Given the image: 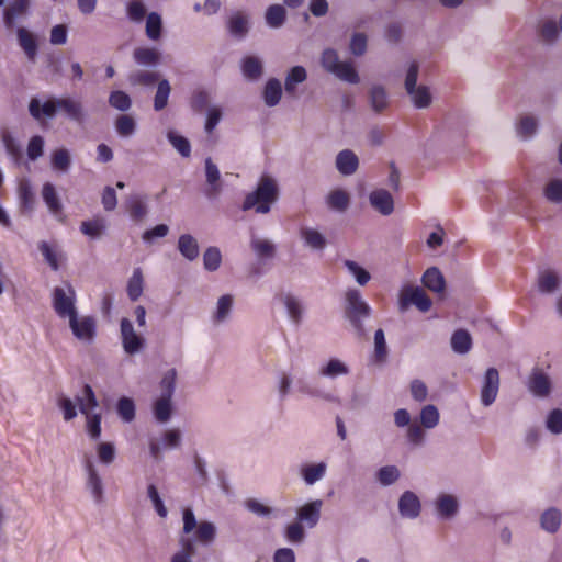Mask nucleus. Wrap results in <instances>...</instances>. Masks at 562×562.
<instances>
[{"instance_id":"nucleus-1","label":"nucleus","mask_w":562,"mask_h":562,"mask_svg":"<svg viewBox=\"0 0 562 562\" xmlns=\"http://www.w3.org/2000/svg\"><path fill=\"white\" fill-rule=\"evenodd\" d=\"M371 313L370 305L363 300L359 290L348 289L346 291L344 315L358 338L367 336L364 321L370 318Z\"/></svg>"},{"instance_id":"nucleus-2","label":"nucleus","mask_w":562,"mask_h":562,"mask_svg":"<svg viewBox=\"0 0 562 562\" xmlns=\"http://www.w3.org/2000/svg\"><path fill=\"white\" fill-rule=\"evenodd\" d=\"M278 186L276 181L268 177H261L255 191L248 193L241 205L243 211L255 209L257 213L267 214L271 205L278 200Z\"/></svg>"},{"instance_id":"nucleus-3","label":"nucleus","mask_w":562,"mask_h":562,"mask_svg":"<svg viewBox=\"0 0 562 562\" xmlns=\"http://www.w3.org/2000/svg\"><path fill=\"white\" fill-rule=\"evenodd\" d=\"M79 412L87 418V432L91 439L98 440L101 436V414H92L91 411L99 406L95 393L90 384H85L82 395L76 396Z\"/></svg>"},{"instance_id":"nucleus-4","label":"nucleus","mask_w":562,"mask_h":562,"mask_svg":"<svg viewBox=\"0 0 562 562\" xmlns=\"http://www.w3.org/2000/svg\"><path fill=\"white\" fill-rule=\"evenodd\" d=\"M77 295L74 286L69 282H64V286H56L52 293V306L60 318L77 316L76 307Z\"/></svg>"},{"instance_id":"nucleus-5","label":"nucleus","mask_w":562,"mask_h":562,"mask_svg":"<svg viewBox=\"0 0 562 562\" xmlns=\"http://www.w3.org/2000/svg\"><path fill=\"white\" fill-rule=\"evenodd\" d=\"M434 514L440 520L449 522L453 520L460 512L459 498L449 493H439L432 502Z\"/></svg>"},{"instance_id":"nucleus-6","label":"nucleus","mask_w":562,"mask_h":562,"mask_svg":"<svg viewBox=\"0 0 562 562\" xmlns=\"http://www.w3.org/2000/svg\"><path fill=\"white\" fill-rule=\"evenodd\" d=\"M431 300L419 286H407L403 290L398 306L404 312L409 305H415L420 312H428L431 307Z\"/></svg>"},{"instance_id":"nucleus-7","label":"nucleus","mask_w":562,"mask_h":562,"mask_svg":"<svg viewBox=\"0 0 562 562\" xmlns=\"http://www.w3.org/2000/svg\"><path fill=\"white\" fill-rule=\"evenodd\" d=\"M121 339L124 351L127 355L138 353L145 346V339L136 334L128 318H122L120 323Z\"/></svg>"},{"instance_id":"nucleus-8","label":"nucleus","mask_w":562,"mask_h":562,"mask_svg":"<svg viewBox=\"0 0 562 562\" xmlns=\"http://www.w3.org/2000/svg\"><path fill=\"white\" fill-rule=\"evenodd\" d=\"M499 391V372L496 368H488L483 376L480 400L483 406H491Z\"/></svg>"},{"instance_id":"nucleus-9","label":"nucleus","mask_w":562,"mask_h":562,"mask_svg":"<svg viewBox=\"0 0 562 562\" xmlns=\"http://www.w3.org/2000/svg\"><path fill=\"white\" fill-rule=\"evenodd\" d=\"M527 389L533 396L544 398L551 393L552 382L542 369L536 367L528 376Z\"/></svg>"},{"instance_id":"nucleus-10","label":"nucleus","mask_w":562,"mask_h":562,"mask_svg":"<svg viewBox=\"0 0 562 562\" xmlns=\"http://www.w3.org/2000/svg\"><path fill=\"white\" fill-rule=\"evenodd\" d=\"M182 434L179 429H168L166 430L160 441L150 440L149 442V452L150 456L159 461L161 459V451L164 449H177L181 445Z\"/></svg>"},{"instance_id":"nucleus-11","label":"nucleus","mask_w":562,"mask_h":562,"mask_svg":"<svg viewBox=\"0 0 562 562\" xmlns=\"http://www.w3.org/2000/svg\"><path fill=\"white\" fill-rule=\"evenodd\" d=\"M69 327L77 339L88 342L92 341L97 334V322L93 316H74L69 319Z\"/></svg>"},{"instance_id":"nucleus-12","label":"nucleus","mask_w":562,"mask_h":562,"mask_svg":"<svg viewBox=\"0 0 562 562\" xmlns=\"http://www.w3.org/2000/svg\"><path fill=\"white\" fill-rule=\"evenodd\" d=\"M323 504L322 499H314L299 507L296 509V519L299 522L290 524L286 527H302L301 524H306L310 527L316 526L321 518Z\"/></svg>"},{"instance_id":"nucleus-13","label":"nucleus","mask_w":562,"mask_h":562,"mask_svg":"<svg viewBox=\"0 0 562 562\" xmlns=\"http://www.w3.org/2000/svg\"><path fill=\"white\" fill-rule=\"evenodd\" d=\"M42 199L46 204L48 212L58 221L64 223L66 215L64 214L63 203L56 192V188L50 182H45L42 187Z\"/></svg>"},{"instance_id":"nucleus-14","label":"nucleus","mask_w":562,"mask_h":562,"mask_svg":"<svg viewBox=\"0 0 562 562\" xmlns=\"http://www.w3.org/2000/svg\"><path fill=\"white\" fill-rule=\"evenodd\" d=\"M58 98H49L45 102H42L38 98H32L29 103L30 115L36 120L53 119L59 111L57 106Z\"/></svg>"},{"instance_id":"nucleus-15","label":"nucleus","mask_w":562,"mask_h":562,"mask_svg":"<svg viewBox=\"0 0 562 562\" xmlns=\"http://www.w3.org/2000/svg\"><path fill=\"white\" fill-rule=\"evenodd\" d=\"M57 106L67 119L77 124H82L87 119L86 110L79 100H75L72 98H58Z\"/></svg>"},{"instance_id":"nucleus-16","label":"nucleus","mask_w":562,"mask_h":562,"mask_svg":"<svg viewBox=\"0 0 562 562\" xmlns=\"http://www.w3.org/2000/svg\"><path fill=\"white\" fill-rule=\"evenodd\" d=\"M422 503L412 491H405L398 498V513L404 518L414 519L420 515Z\"/></svg>"},{"instance_id":"nucleus-17","label":"nucleus","mask_w":562,"mask_h":562,"mask_svg":"<svg viewBox=\"0 0 562 562\" xmlns=\"http://www.w3.org/2000/svg\"><path fill=\"white\" fill-rule=\"evenodd\" d=\"M335 166L341 176L349 177L358 170L359 158L351 149H342L336 156Z\"/></svg>"},{"instance_id":"nucleus-18","label":"nucleus","mask_w":562,"mask_h":562,"mask_svg":"<svg viewBox=\"0 0 562 562\" xmlns=\"http://www.w3.org/2000/svg\"><path fill=\"white\" fill-rule=\"evenodd\" d=\"M244 506L251 514L267 519L282 518L286 514V510L268 506L256 498L246 499Z\"/></svg>"},{"instance_id":"nucleus-19","label":"nucleus","mask_w":562,"mask_h":562,"mask_svg":"<svg viewBox=\"0 0 562 562\" xmlns=\"http://www.w3.org/2000/svg\"><path fill=\"white\" fill-rule=\"evenodd\" d=\"M32 0H12L3 10V22L5 27L11 29L16 19L27 15Z\"/></svg>"},{"instance_id":"nucleus-20","label":"nucleus","mask_w":562,"mask_h":562,"mask_svg":"<svg viewBox=\"0 0 562 562\" xmlns=\"http://www.w3.org/2000/svg\"><path fill=\"white\" fill-rule=\"evenodd\" d=\"M86 471L88 475L86 486L91 493L93 501L97 504H101L104 496L102 479L91 461H87Z\"/></svg>"},{"instance_id":"nucleus-21","label":"nucleus","mask_w":562,"mask_h":562,"mask_svg":"<svg viewBox=\"0 0 562 562\" xmlns=\"http://www.w3.org/2000/svg\"><path fill=\"white\" fill-rule=\"evenodd\" d=\"M369 201L371 206L384 216L392 214L394 211V200L385 189L372 191L369 195Z\"/></svg>"},{"instance_id":"nucleus-22","label":"nucleus","mask_w":562,"mask_h":562,"mask_svg":"<svg viewBox=\"0 0 562 562\" xmlns=\"http://www.w3.org/2000/svg\"><path fill=\"white\" fill-rule=\"evenodd\" d=\"M16 37L27 59L34 61L38 50L36 36L25 27H18Z\"/></svg>"},{"instance_id":"nucleus-23","label":"nucleus","mask_w":562,"mask_h":562,"mask_svg":"<svg viewBox=\"0 0 562 562\" xmlns=\"http://www.w3.org/2000/svg\"><path fill=\"white\" fill-rule=\"evenodd\" d=\"M327 472V463L321 461L317 463H307L301 467L300 475L304 483L308 486L314 485L318 481L323 480Z\"/></svg>"},{"instance_id":"nucleus-24","label":"nucleus","mask_w":562,"mask_h":562,"mask_svg":"<svg viewBox=\"0 0 562 562\" xmlns=\"http://www.w3.org/2000/svg\"><path fill=\"white\" fill-rule=\"evenodd\" d=\"M422 282L425 288L434 293L443 294L445 292L446 280L437 267L428 268L423 274Z\"/></svg>"},{"instance_id":"nucleus-25","label":"nucleus","mask_w":562,"mask_h":562,"mask_svg":"<svg viewBox=\"0 0 562 562\" xmlns=\"http://www.w3.org/2000/svg\"><path fill=\"white\" fill-rule=\"evenodd\" d=\"M240 70L248 81H258L263 74V65L259 57L246 56L241 59Z\"/></svg>"},{"instance_id":"nucleus-26","label":"nucleus","mask_w":562,"mask_h":562,"mask_svg":"<svg viewBox=\"0 0 562 562\" xmlns=\"http://www.w3.org/2000/svg\"><path fill=\"white\" fill-rule=\"evenodd\" d=\"M205 177L206 182L210 184V189L205 191V195L209 199H213L221 192L222 186L220 183V170L210 157L205 159Z\"/></svg>"},{"instance_id":"nucleus-27","label":"nucleus","mask_w":562,"mask_h":562,"mask_svg":"<svg viewBox=\"0 0 562 562\" xmlns=\"http://www.w3.org/2000/svg\"><path fill=\"white\" fill-rule=\"evenodd\" d=\"M133 58L140 66H157L160 64L161 54L154 47H138L134 49Z\"/></svg>"},{"instance_id":"nucleus-28","label":"nucleus","mask_w":562,"mask_h":562,"mask_svg":"<svg viewBox=\"0 0 562 562\" xmlns=\"http://www.w3.org/2000/svg\"><path fill=\"white\" fill-rule=\"evenodd\" d=\"M450 345L453 352L467 355L472 349V337L467 329H457L451 336Z\"/></svg>"},{"instance_id":"nucleus-29","label":"nucleus","mask_w":562,"mask_h":562,"mask_svg":"<svg viewBox=\"0 0 562 562\" xmlns=\"http://www.w3.org/2000/svg\"><path fill=\"white\" fill-rule=\"evenodd\" d=\"M178 250L189 261L195 260L200 254L198 240L190 234H182L179 237Z\"/></svg>"},{"instance_id":"nucleus-30","label":"nucleus","mask_w":562,"mask_h":562,"mask_svg":"<svg viewBox=\"0 0 562 562\" xmlns=\"http://www.w3.org/2000/svg\"><path fill=\"white\" fill-rule=\"evenodd\" d=\"M537 283L539 292L550 294L559 289L560 278L555 271L547 269L539 272Z\"/></svg>"},{"instance_id":"nucleus-31","label":"nucleus","mask_w":562,"mask_h":562,"mask_svg":"<svg viewBox=\"0 0 562 562\" xmlns=\"http://www.w3.org/2000/svg\"><path fill=\"white\" fill-rule=\"evenodd\" d=\"M227 27L233 37L241 40L249 32L248 18L240 12H237L228 19Z\"/></svg>"},{"instance_id":"nucleus-32","label":"nucleus","mask_w":562,"mask_h":562,"mask_svg":"<svg viewBox=\"0 0 562 562\" xmlns=\"http://www.w3.org/2000/svg\"><path fill=\"white\" fill-rule=\"evenodd\" d=\"M349 367L338 358H330L325 366L319 369V375L336 379L338 376L348 375Z\"/></svg>"},{"instance_id":"nucleus-33","label":"nucleus","mask_w":562,"mask_h":562,"mask_svg":"<svg viewBox=\"0 0 562 562\" xmlns=\"http://www.w3.org/2000/svg\"><path fill=\"white\" fill-rule=\"evenodd\" d=\"M263 101L267 106H276L282 97V86L279 79L270 78L263 88Z\"/></svg>"},{"instance_id":"nucleus-34","label":"nucleus","mask_w":562,"mask_h":562,"mask_svg":"<svg viewBox=\"0 0 562 562\" xmlns=\"http://www.w3.org/2000/svg\"><path fill=\"white\" fill-rule=\"evenodd\" d=\"M369 102L375 113H381L389 106V95L384 87L374 85L369 91Z\"/></svg>"},{"instance_id":"nucleus-35","label":"nucleus","mask_w":562,"mask_h":562,"mask_svg":"<svg viewBox=\"0 0 562 562\" xmlns=\"http://www.w3.org/2000/svg\"><path fill=\"white\" fill-rule=\"evenodd\" d=\"M306 78L307 74L303 66L292 67L285 77V92L289 94H294L296 91V85L304 82Z\"/></svg>"},{"instance_id":"nucleus-36","label":"nucleus","mask_w":562,"mask_h":562,"mask_svg":"<svg viewBox=\"0 0 562 562\" xmlns=\"http://www.w3.org/2000/svg\"><path fill=\"white\" fill-rule=\"evenodd\" d=\"M265 19L268 26L279 29L286 20V10L281 4H271L266 11Z\"/></svg>"},{"instance_id":"nucleus-37","label":"nucleus","mask_w":562,"mask_h":562,"mask_svg":"<svg viewBox=\"0 0 562 562\" xmlns=\"http://www.w3.org/2000/svg\"><path fill=\"white\" fill-rule=\"evenodd\" d=\"M106 229V222L102 217H95L90 221H83L80 225L82 234L89 236L92 239L100 238Z\"/></svg>"},{"instance_id":"nucleus-38","label":"nucleus","mask_w":562,"mask_h":562,"mask_svg":"<svg viewBox=\"0 0 562 562\" xmlns=\"http://www.w3.org/2000/svg\"><path fill=\"white\" fill-rule=\"evenodd\" d=\"M282 302L292 323L300 325L303 316V306L301 301L292 294H285L282 297Z\"/></svg>"},{"instance_id":"nucleus-39","label":"nucleus","mask_w":562,"mask_h":562,"mask_svg":"<svg viewBox=\"0 0 562 562\" xmlns=\"http://www.w3.org/2000/svg\"><path fill=\"white\" fill-rule=\"evenodd\" d=\"M168 142L183 158L191 156V144L189 139L175 130H169L166 134Z\"/></svg>"},{"instance_id":"nucleus-40","label":"nucleus","mask_w":562,"mask_h":562,"mask_svg":"<svg viewBox=\"0 0 562 562\" xmlns=\"http://www.w3.org/2000/svg\"><path fill=\"white\" fill-rule=\"evenodd\" d=\"M301 237L306 246L315 250H323L327 245L325 236L314 228H302Z\"/></svg>"},{"instance_id":"nucleus-41","label":"nucleus","mask_w":562,"mask_h":562,"mask_svg":"<svg viewBox=\"0 0 562 562\" xmlns=\"http://www.w3.org/2000/svg\"><path fill=\"white\" fill-rule=\"evenodd\" d=\"M233 296L229 294L222 295L218 299L216 304V311L212 316L214 324H221L228 318L233 308Z\"/></svg>"},{"instance_id":"nucleus-42","label":"nucleus","mask_w":562,"mask_h":562,"mask_svg":"<svg viewBox=\"0 0 562 562\" xmlns=\"http://www.w3.org/2000/svg\"><path fill=\"white\" fill-rule=\"evenodd\" d=\"M143 284H144V279H143L142 269L135 268L133 270L131 278L128 279L127 288H126L127 295L131 301L135 302L140 297V295L143 293Z\"/></svg>"},{"instance_id":"nucleus-43","label":"nucleus","mask_w":562,"mask_h":562,"mask_svg":"<svg viewBox=\"0 0 562 562\" xmlns=\"http://www.w3.org/2000/svg\"><path fill=\"white\" fill-rule=\"evenodd\" d=\"M153 413L158 423L166 424L172 415V400L158 397L154 402Z\"/></svg>"},{"instance_id":"nucleus-44","label":"nucleus","mask_w":562,"mask_h":562,"mask_svg":"<svg viewBox=\"0 0 562 562\" xmlns=\"http://www.w3.org/2000/svg\"><path fill=\"white\" fill-rule=\"evenodd\" d=\"M177 370L175 368L167 370L159 383L160 398L172 400L176 390Z\"/></svg>"},{"instance_id":"nucleus-45","label":"nucleus","mask_w":562,"mask_h":562,"mask_svg":"<svg viewBox=\"0 0 562 562\" xmlns=\"http://www.w3.org/2000/svg\"><path fill=\"white\" fill-rule=\"evenodd\" d=\"M171 92V86L167 79H161L158 81L156 94L154 98V110L159 112L162 111L169 100V95Z\"/></svg>"},{"instance_id":"nucleus-46","label":"nucleus","mask_w":562,"mask_h":562,"mask_svg":"<svg viewBox=\"0 0 562 562\" xmlns=\"http://www.w3.org/2000/svg\"><path fill=\"white\" fill-rule=\"evenodd\" d=\"M146 35L151 41H158L162 33V19L159 13L150 12L146 19Z\"/></svg>"},{"instance_id":"nucleus-47","label":"nucleus","mask_w":562,"mask_h":562,"mask_svg":"<svg viewBox=\"0 0 562 562\" xmlns=\"http://www.w3.org/2000/svg\"><path fill=\"white\" fill-rule=\"evenodd\" d=\"M349 203L350 199L348 193L341 189L331 191L327 196L328 206L338 212H345Z\"/></svg>"},{"instance_id":"nucleus-48","label":"nucleus","mask_w":562,"mask_h":562,"mask_svg":"<svg viewBox=\"0 0 562 562\" xmlns=\"http://www.w3.org/2000/svg\"><path fill=\"white\" fill-rule=\"evenodd\" d=\"M250 247L259 258L270 259L273 258L276 254V247L271 241L267 239H260L256 236L251 237Z\"/></svg>"},{"instance_id":"nucleus-49","label":"nucleus","mask_w":562,"mask_h":562,"mask_svg":"<svg viewBox=\"0 0 562 562\" xmlns=\"http://www.w3.org/2000/svg\"><path fill=\"white\" fill-rule=\"evenodd\" d=\"M159 74L147 70H136L128 76V82L132 86L150 87L158 81Z\"/></svg>"},{"instance_id":"nucleus-50","label":"nucleus","mask_w":562,"mask_h":562,"mask_svg":"<svg viewBox=\"0 0 562 562\" xmlns=\"http://www.w3.org/2000/svg\"><path fill=\"white\" fill-rule=\"evenodd\" d=\"M186 535L194 531L193 537H182L181 539H186L195 544V542H201L204 546H207L213 542L216 536V529H183Z\"/></svg>"},{"instance_id":"nucleus-51","label":"nucleus","mask_w":562,"mask_h":562,"mask_svg":"<svg viewBox=\"0 0 562 562\" xmlns=\"http://www.w3.org/2000/svg\"><path fill=\"white\" fill-rule=\"evenodd\" d=\"M115 130L121 137H131L136 132V121L128 114L119 115L115 120Z\"/></svg>"},{"instance_id":"nucleus-52","label":"nucleus","mask_w":562,"mask_h":562,"mask_svg":"<svg viewBox=\"0 0 562 562\" xmlns=\"http://www.w3.org/2000/svg\"><path fill=\"white\" fill-rule=\"evenodd\" d=\"M222 263V254L221 250L215 247L211 246L205 249L203 254V266L206 271L213 272L216 271Z\"/></svg>"},{"instance_id":"nucleus-53","label":"nucleus","mask_w":562,"mask_h":562,"mask_svg":"<svg viewBox=\"0 0 562 562\" xmlns=\"http://www.w3.org/2000/svg\"><path fill=\"white\" fill-rule=\"evenodd\" d=\"M71 166V158L69 150L59 148L52 155V167L60 172H68Z\"/></svg>"},{"instance_id":"nucleus-54","label":"nucleus","mask_w":562,"mask_h":562,"mask_svg":"<svg viewBox=\"0 0 562 562\" xmlns=\"http://www.w3.org/2000/svg\"><path fill=\"white\" fill-rule=\"evenodd\" d=\"M135 403L131 397L122 396L116 404V412L125 423H131L135 418Z\"/></svg>"},{"instance_id":"nucleus-55","label":"nucleus","mask_w":562,"mask_h":562,"mask_svg":"<svg viewBox=\"0 0 562 562\" xmlns=\"http://www.w3.org/2000/svg\"><path fill=\"white\" fill-rule=\"evenodd\" d=\"M413 101V104L417 109H426L431 104L432 97L429 88L426 86H418L413 90L412 94H408Z\"/></svg>"},{"instance_id":"nucleus-56","label":"nucleus","mask_w":562,"mask_h":562,"mask_svg":"<svg viewBox=\"0 0 562 562\" xmlns=\"http://www.w3.org/2000/svg\"><path fill=\"white\" fill-rule=\"evenodd\" d=\"M334 75L348 83L356 85L360 81L359 75L351 61H341Z\"/></svg>"},{"instance_id":"nucleus-57","label":"nucleus","mask_w":562,"mask_h":562,"mask_svg":"<svg viewBox=\"0 0 562 562\" xmlns=\"http://www.w3.org/2000/svg\"><path fill=\"white\" fill-rule=\"evenodd\" d=\"M109 104L121 112H126L132 106V99L126 92L115 90L109 95Z\"/></svg>"},{"instance_id":"nucleus-58","label":"nucleus","mask_w":562,"mask_h":562,"mask_svg":"<svg viewBox=\"0 0 562 562\" xmlns=\"http://www.w3.org/2000/svg\"><path fill=\"white\" fill-rule=\"evenodd\" d=\"M401 476L400 470L395 465H384L376 472V480L383 486L394 484Z\"/></svg>"},{"instance_id":"nucleus-59","label":"nucleus","mask_w":562,"mask_h":562,"mask_svg":"<svg viewBox=\"0 0 562 562\" xmlns=\"http://www.w3.org/2000/svg\"><path fill=\"white\" fill-rule=\"evenodd\" d=\"M339 56L336 49L334 48H326L322 53L321 57V64L322 67L327 71L334 75L335 71L338 70V67L340 65Z\"/></svg>"},{"instance_id":"nucleus-60","label":"nucleus","mask_w":562,"mask_h":562,"mask_svg":"<svg viewBox=\"0 0 562 562\" xmlns=\"http://www.w3.org/2000/svg\"><path fill=\"white\" fill-rule=\"evenodd\" d=\"M420 423L427 428H435L439 423V412L435 405H426L420 411Z\"/></svg>"},{"instance_id":"nucleus-61","label":"nucleus","mask_w":562,"mask_h":562,"mask_svg":"<svg viewBox=\"0 0 562 562\" xmlns=\"http://www.w3.org/2000/svg\"><path fill=\"white\" fill-rule=\"evenodd\" d=\"M344 265L348 269V271L355 277L359 285H366L370 281V273L356 261L347 259L345 260Z\"/></svg>"},{"instance_id":"nucleus-62","label":"nucleus","mask_w":562,"mask_h":562,"mask_svg":"<svg viewBox=\"0 0 562 562\" xmlns=\"http://www.w3.org/2000/svg\"><path fill=\"white\" fill-rule=\"evenodd\" d=\"M559 31L560 29L557 22L553 20H548L541 25L539 35L547 44H553L559 37Z\"/></svg>"},{"instance_id":"nucleus-63","label":"nucleus","mask_w":562,"mask_h":562,"mask_svg":"<svg viewBox=\"0 0 562 562\" xmlns=\"http://www.w3.org/2000/svg\"><path fill=\"white\" fill-rule=\"evenodd\" d=\"M543 194L546 199L552 203L562 202V180L553 179L546 187Z\"/></svg>"},{"instance_id":"nucleus-64","label":"nucleus","mask_w":562,"mask_h":562,"mask_svg":"<svg viewBox=\"0 0 562 562\" xmlns=\"http://www.w3.org/2000/svg\"><path fill=\"white\" fill-rule=\"evenodd\" d=\"M546 427L554 435L562 432V409L554 408L549 413L546 420Z\"/></svg>"}]
</instances>
